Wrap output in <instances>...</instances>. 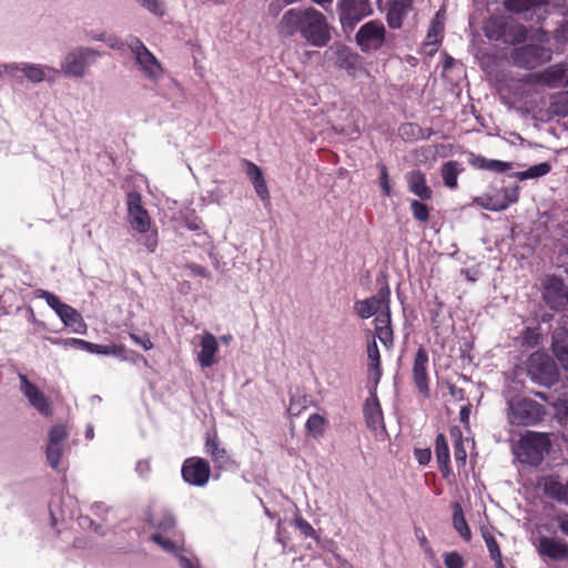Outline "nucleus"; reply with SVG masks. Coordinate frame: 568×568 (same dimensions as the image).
Returning a JSON list of instances; mask_svg holds the SVG:
<instances>
[{"mask_svg": "<svg viewBox=\"0 0 568 568\" xmlns=\"http://www.w3.org/2000/svg\"><path fill=\"white\" fill-rule=\"evenodd\" d=\"M277 33L283 38H292L300 33L314 47H324L331 40L329 27L325 16L314 8L290 9L280 19Z\"/></svg>", "mask_w": 568, "mask_h": 568, "instance_id": "nucleus-1", "label": "nucleus"}, {"mask_svg": "<svg viewBox=\"0 0 568 568\" xmlns=\"http://www.w3.org/2000/svg\"><path fill=\"white\" fill-rule=\"evenodd\" d=\"M128 221L131 227L145 234L144 245L149 252H154L158 245V233L155 230L150 232L151 217L142 204V197L138 192H130L126 196Z\"/></svg>", "mask_w": 568, "mask_h": 568, "instance_id": "nucleus-2", "label": "nucleus"}, {"mask_svg": "<svg viewBox=\"0 0 568 568\" xmlns=\"http://www.w3.org/2000/svg\"><path fill=\"white\" fill-rule=\"evenodd\" d=\"M134 64L142 75L152 83H158L164 75V68L159 59L136 37L126 40Z\"/></svg>", "mask_w": 568, "mask_h": 568, "instance_id": "nucleus-3", "label": "nucleus"}, {"mask_svg": "<svg viewBox=\"0 0 568 568\" xmlns=\"http://www.w3.org/2000/svg\"><path fill=\"white\" fill-rule=\"evenodd\" d=\"M544 407L527 397H515L508 400L507 419L514 426H531L542 419Z\"/></svg>", "mask_w": 568, "mask_h": 568, "instance_id": "nucleus-4", "label": "nucleus"}, {"mask_svg": "<svg viewBox=\"0 0 568 568\" xmlns=\"http://www.w3.org/2000/svg\"><path fill=\"white\" fill-rule=\"evenodd\" d=\"M101 53L90 47H77L69 51L61 62V71L70 78H83Z\"/></svg>", "mask_w": 568, "mask_h": 568, "instance_id": "nucleus-5", "label": "nucleus"}, {"mask_svg": "<svg viewBox=\"0 0 568 568\" xmlns=\"http://www.w3.org/2000/svg\"><path fill=\"white\" fill-rule=\"evenodd\" d=\"M528 374L540 385L551 386L558 379L556 363L545 353L535 352L528 359Z\"/></svg>", "mask_w": 568, "mask_h": 568, "instance_id": "nucleus-6", "label": "nucleus"}, {"mask_svg": "<svg viewBox=\"0 0 568 568\" xmlns=\"http://www.w3.org/2000/svg\"><path fill=\"white\" fill-rule=\"evenodd\" d=\"M551 440L545 433L527 432L520 439V449L531 464L539 463L544 455L549 453Z\"/></svg>", "mask_w": 568, "mask_h": 568, "instance_id": "nucleus-7", "label": "nucleus"}, {"mask_svg": "<svg viewBox=\"0 0 568 568\" xmlns=\"http://www.w3.org/2000/svg\"><path fill=\"white\" fill-rule=\"evenodd\" d=\"M385 27L381 21H368L356 33V43L364 52L376 51L384 44Z\"/></svg>", "mask_w": 568, "mask_h": 568, "instance_id": "nucleus-8", "label": "nucleus"}, {"mask_svg": "<svg viewBox=\"0 0 568 568\" xmlns=\"http://www.w3.org/2000/svg\"><path fill=\"white\" fill-rule=\"evenodd\" d=\"M550 50L536 44L517 48L511 53L514 63L527 69H532L538 64L550 60Z\"/></svg>", "mask_w": 568, "mask_h": 568, "instance_id": "nucleus-9", "label": "nucleus"}, {"mask_svg": "<svg viewBox=\"0 0 568 568\" xmlns=\"http://www.w3.org/2000/svg\"><path fill=\"white\" fill-rule=\"evenodd\" d=\"M389 294L388 287L381 288L375 296L357 302L355 304L356 313L362 318H368L376 313H378V315L389 314Z\"/></svg>", "mask_w": 568, "mask_h": 568, "instance_id": "nucleus-10", "label": "nucleus"}, {"mask_svg": "<svg viewBox=\"0 0 568 568\" xmlns=\"http://www.w3.org/2000/svg\"><path fill=\"white\" fill-rule=\"evenodd\" d=\"M211 475L209 463L200 457L187 458L182 467V476L184 480L193 486H204Z\"/></svg>", "mask_w": 568, "mask_h": 568, "instance_id": "nucleus-11", "label": "nucleus"}, {"mask_svg": "<svg viewBox=\"0 0 568 568\" xmlns=\"http://www.w3.org/2000/svg\"><path fill=\"white\" fill-rule=\"evenodd\" d=\"M542 297L550 308L561 310L568 303V288L560 278L547 276L544 280Z\"/></svg>", "mask_w": 568, "mask_h": 568, "instance_id": "nucleus-12", "label": "nucleus"}, {"mask_svg": "<svg viewBox=\"0 0 568 568\" xmlns=\"http://www.w3.org/2000/svg\"><path fill=\"white\" fill-rule=\"evenodd\" d=\"M67 437L68 430L65 426L61 424L53 426L49 432L47 460L52 468H57L59 466Z\"/></svg>", "mask_w": 568, "mask_h": 568, "instance_id": "nucleus-13", "label": "nucleus"}, {"mask_svg": "<svg viewBox=\"0 0 568 568\" xmlns=\"http://www.w3.org/2000/svg\"><path fill=\"white\" fill-rule=\"evenodd\" d=\"M427 364V353L423 347H419L415 355V361L413 365V378L415 386L418 388L419 393L423 394V396L425 397L429 395Z\"/></svg>", "mask_w": 568, "mask_h": 568, "instance_id": "nucleus-14", "label": "nucleus"}, {"mask_svg": "<svg viewBox=\"0 0 568 568\" xmlns=\"http://www.w3.org/2000/svg\"><path fill=\"white\" fill-rule=\"evenodd\" d=\"M364 416L366 425L372 430H385L383 412L375 390L371 392V396L364 404Z\"/></svg>", "mask_w": 568, "mask_h": 568, "instance_id": "nucleus-15", "label": "nucleus"}, {"mask_svg": "<svg viewBox=\"0 0 568 568\" xmlns=\"http://www.w3.org/2000/svg\"><path fill=\"white\" fill-rule=\"evenodd\" d=\"M201 351L197 354V361L202 367H211L216 363L215 354L219 351V344L216 337L205 332L201 336Z\"/></svg>", "mask_w": 568, "mask_h": 568, "instance_id": "nucleus-16", "label": "nucleus"}, {"mask_svg": "<svg viewBox=\"0 0 568 568\" xmlns=\"http://www.w3.org/2000/svg\"><path fill=\"white\" fill-rule=\"evenodd\" d=\"M538 551L554 560H562L568 557V544L557 538L541 537Z\"/></svg>", "mask_w": 568, "mask_h": 568, "instance_id": "nucleus-17", "label": "nucleus"}, {"mask_svg": "<svg viewBox=\"0 0 568 568\" xmlns=\"http://www.w3.org/2000/svg\"><path fill=\"white\" fill-rule=\"evenodd\" d=\"M413 0H392L387 13V23L392 29H399L403 24V19L410 11Z\"/></svg>", "mask_w": 568, "mask_h": 568, "instance_id": "nucleus-18", "label": "nucleus"}, {"mask_svg": "<svg viewBox=\"0 0 568 568\" xmlns=\"http://www.w3.org/2000/svg\"><path fill=\"white\" fill-rule=\"evenodd\" d=\"M409 191L422 200L432 197V190L426 184L425 175L420 171H413L407 176Z\"/></svg>", "mask_w": 568, "mask_h": 568, "instance_id": "nucleus-19", "label": "nucleus"}, {"mask_svg": "<svg viewBox=\"0 0 568 568\" xmlns=\"http://www.w3.org/2000/svg\"><path fill=\"white\" fill-rule=\"evenodd\" d=\"M205 452L210 455L213 463H215L219 467H223L227 460L229 456L225 448L221 447L217 440L216 434H207L205 442Z\"/></svg>", "mask_w": 568, "mask_h": 568, "instance_id": "nucleus-20", "label": "nucleus"}, {"mask_svg": "<svg viewBox=\"0 0 568 568\" xmlns=\"http://www.w3.org/2000/svg\"><path fill=\"white\" fill-rule=\"evenodd\" d=\"M369 377L376 386L382 376L381 355L375 338L367 344Z\"/></svg>", "mask_w": 568, "mask_h": 568, "instance_id": "nucleus-21", "label": "nucleus"}, {"mask_svg": "<svg viewBox=\"0 0 568 568\" xmlns=\"http://www.w3.org/2000/svg\"><path fill=\"white\" fill-rule=\"evenodd\" d=\"M435 455L438 463V467L443 475L446 477L449 475V447L446 437L443 434H438L435 443Z\"/></svg>", "mask_w": 568, "mask_h": 568, "instance_id": "nucleus-22", "label": "nucleus"}, {"mask_svg": "<svg viewBox=\"0 0 568 568\" xmlns=\"http://www.w3.org/2000/svg\"><path fill=\"white\" fill-rule=\"evenodd\" d=\"M375 331L376 337L386 346L389 347L393 344V329L390 326V313L379 314L375 318Z\"/></svg>", "mask_w": 568, "mask_h": 568, "instance_id": "nucleus-23", "label": "nucleus"}, {"mask_svg": "<svg viewBox=\"0 0 568 568\" xmlns=\"http://www.w3.org/2000/svg\"><path fill=\"white\" fill-rule=\"evenodd\" d=\"M542 489L548 496L568 504V485H562L554 477H546L542 480Z\"/></svg>", "mask_w": 568, "mask_h": 568, "instance_id": "nucleus-24", "label": "nucleus"}, {"mask_svg": "<svg viewBox=\"0 0 568 568\" xmlns=\"http://www.w3.org/2000/svg\"><path fill=\"white\" fill-rule=\"evenodd\" d=\"M552 351L562 367L568 371V333H555L552 338Z\"/></svg>", "mask_w": 568, "mask_h": 568, "instance_id": "nucleus-25", "label": "nucleus"}, {"mask_svg": "<svg viewBox=\"0 0 568 568\" xmlns=\"http://www.w3.org/2000/svg\"><path fill=\"white\" fill-rule=\"evenodd\" d=\"M538 80L549 87L564 85L565 67L561 64L551 65L538 75Z\"/></svg>", "mask_w": 568, "mask_h": 568, "instance_id": "nucleus-26", "label": "nucleus"}, {"mask_svg": "<svg viewBox=\"0 0 568 568\" xmlns=\"http://www.w3.org/2000/svg\"><path fill=\"white\" fill-rule=\"evenodd\" d=\"M473 166L477 169H484L491 172L501 173L511 169L510 162H504L499 160H488L480 155H474L470 160Z\"/></svg>", "mask_w": 568, "mask_h": 568, "instance_id": "nucleus-27", "label": "nucleus"}, {"mask_svg": "<svg viewBox=\"0 0 568 568\" xmlns=\"http://www.w3.org/2000/svg\"><path fill=\"white\" fill-rule=\"evenodd\" d=\"M460 164L456 161H448L442 166V178L445 185L449 189L457 186V176L462 172Z\"/></svg>", "mask_w": 568, "mask_h": 568, "instance_id": "nucleus-28", "label": "nucleus"}, {"mask_svg": "<svg viewBox=\"0 0 568 568\" xmlns=\"http://www.w3.org/2000/svg\"><path fill=\"white\" fill-rule=\"evenodd\" d=\"M450 437L454 442V457L456 463L462 465L466 464L467 452L464 445L463 434L460 429L456 426L452 427L449 430Z\"/></svg>", "mask_w": 568, "mask_h": 568, "instance_id": "nucleus-29", "label": "nucleus"}, {"mask_svg": "<svg viewBox=\"0 0 568 568\" xmlns=\"http://www.w3.org/2000/svg\"><path fill=\"white\" fill-rule=\"evenodd\" d=\"M354 4L345 7L339 16V20L344 30H353L358 21L363 18Z\"/></svg>", "mask_w": 568, "mask_h": 568, "instance_id": "nucleus-30", "label": "nucleus"}, {"mask_svg": "<svg viewBox=\"0 0 568 568\" xmlns=\"http://www.w3.org/2000/svg\"><path fill=\"white\" fill-rule=\"evenodd\" d=\"M453 525L462 538L467 541L470 540V529L465 520L464 513L459 504H455L454 506Z\"/></svg>", "mask_w": 568, "mask_h": 568, "instance_id": "nucleus-31", "label": "nucleus"}, {"mask_svg": "<svg viewBox=\"0 0 568 568\" xmlns=\"http://www.w3.org/2000/svg\"><path fill=\"white\" fill-rule=\"evenodd\" d=\"M547 2L548 0H505L504 6L510 11L525 12Z\"/></svg>", "mask_w": 568, "mask_h": 568, "instance_id": "nucleus-32", "label": "nucleus"}, {"mask_svg": "<svg viewBox=\"0 0 568 568\" xmlns=\"http://www.w3.org/2000/svg\"><path fill=\"white\" fill-rule=\"evenodd\" d=\"M59 317L62 320V322L68 325L72 326L77 323L81 324V316L80 314L70 305L61 303L55 312Z\"/></svg>", "mask_w": 568, "mask_h": 568, "instance_id": "nucleus-33", "label": "nucleus"}, {"mask_svg": "<svg viewBox=\"0 0 568 568\" xmlns=\"http://www.w3.org/2000/svg\"><path fill=\"white\" fill-rule=\"evenodd\" d=\"M326 424L327 422L323 416L312 414L306 422V429L314 437H321L324 434Z\"/></svg>", "mask_w": 568, "mask_h": 568, "instance_id": "nucleus-34", "label": "nucleus"}, {"mask_svg": "<svg viewBox=\"0 0 568 568\" xmlns=\"http://www.w3.org/2000/svg\"><path fill=\"white\" fill-rule=\"evenodd\" d=\"M83 349L87 352H90V353L103 354V355H116V356H120L123 352V347H121V346L99 345V344H93L91 342H89V344H83Z\"/></svg>", "mask_w": 568, "mask_h": 568, "instance_id": "nucleus-35", "label": "nucleus"}, {"mask_svg": "<svg viewBox=\"0 0 568 568\" xmlns=\"http://www.w3.org/2000/svg\"><path fill=\"white\" fill-rule=\"evenodd\" d=\"M549 171H550V165L548 163L544 162V163H539L537 165L530 166L528 170H526L524 172L516 173V176L519 180H527V179L544 176L547 173H549Z\"/></svg>", "mask_w": 568, "mask_h": 568, "instance_id": "nucleus-36", "label": "nucleus"}, {"mask_svg": "<svg viewBox=\"0 0 568 568\" xmlns=\"http://www.w3.org/2000/svg\"><path fill=\"white\" fill-rule=\"evenodd\" d=\"M444 30V22L442 19V13L438 11L432 22V27L428 31L427 39L429 43H435L438 41V36Z\"/></svg>", "mask_w": 568, "mask_h": 568, "instance_id": "nucleus-37", "label": "nucleus"}, {"mask_svg": "<svg viewBox=\"0 0 568 568\" xmlns=\"http://www.w3.org/2000/svg\"><path fill=\"white\" fill-rule=\"evenodd\" d=\"M149 12L162 17L165 13L163 0H136Z\"/></svg>", "mask_w": 568, "mask_h": 568, "instance_id": "nucleus-38", "label": "nucleus"}, {"mask_svg": "<svg viewBox=\"0 0 568 568\" xmlns=\"http://www.w3.org/2000/svg\"><path fill=\"white\" fill-rule=\"evenodd\" d=\"M410 207H412L413 215L416 220H418L420 222H426L428 220L429 211H428V207L426 204H424L417 200H413L410 203Z\"/></svg>", "mask_w": 568, "mask_h": 568, "instance_id": "nucleus-39", "label": "nucleus"}, {"mask_svg": "<svg viewBox=\"0 0 568 568\" xmlns=\"http://www.w3.org/2000/svg\"><path fill=\"white\" fill-rule=\"evenodd\" d=\"M554 113L557 115H568V91L561 93L556 101L551 104Z\"/></svg>", "mask_w": 568, "mask_h": 568, "instance_id": "nucleus-40", "label": "nucleus"}, {"mask_svg": "<svg viewBox=\"0 0 568 568\" xmlns=\"http://www.w3.org/2000/svg\"><path fill=\"white\" fill-rule=\"evenodd\" d=\"M508 201L501 202L499 204H481L484 207L493 211H500L508 207L509 203L516 202L518 200V186H515L511 192L507 195Z\"/></svg>", "mask_w": 568, "mask_h": 568, "instance_id": "nucleus-41", "label": "nucleus"}, {"mask_svg": "<svg viewBox=\"0 0 568 568\" xmlns=\"http://www.w3.org/2000/svg\"><path fill=\"white\" fill-rule=\"evenodd\" d=\"M294 525L304 536L317 538L315 529L303 517H296L294 519Z\"/></svg>", "mask_w": 568, "mask_h": 568, "instance_id": "nucleus-42", "label": "nucleus"}, {"mask_svg": "<svg viewBox=\"0 0 568 568\" xmlns=\"http://www.w3.org/2000/svg\"><path fill=\"white\" fill-rule=\"evenodd\" d=\"M59 75V70L48 67L38 65V82L40 81H53Z\"/></svg>", "mask_w": 568, "mask_h": 568, "instance_id": "nucleus-43", "label": "nucleus"}, {"mask_svg": "<svg viewBox=\"0 0 568 568\" xmlns=\"http://www.w3.org/2000/svg\"><path fill=\"white\" fill-rule=\"evenodd\" d=\"M21 389L28 397L31 405L36 406V385L27 379L24 375L20 374Z\"/></svg>", "mask_w": 568, "mask_h": 568, "instance_id": "nucleus-44", "label": "nucleus"}, {"mask_svg": "<svg viewBox=\"0 0 568 568\" xmlns=\"http://www.w3.org/2000/svg\"><path fill=\"white\" fill-rule=\"evenodd\" d=\"M151 539L168 552H175L178 550V546L175 542H173L169 539H165L160 534L152 535Z\"/></svg>", "mask_w": 568, "mask_h": 568, "instance_id": "nucleus-45", "label": "nucleus"}, {"mask_svg": "<svg viewBox=\"0 0 568 568\" xmlns=\"http://www.w3.org/2000/svg\"><path fill=\"white\" fill-rule=\"evenodd\" d=\"M243 163L245 165V173L252 182L263 176L262 170L256 164L247 160H245Z\"/></svg>", "mask_w": 568, "mask_h": 568, "instance_id": "nucleus-46", "label": "nucleus"}, {"mask_svg": "<svg viewBox=\"0 0 568 568\" xmlns=\"http://www.w3.org/2000/svg\"><path fill=\"white\" fill-rule=\"evenodd\" d=\"M446 568H463L464 560L457 552H449L445 556Z\"/></svg>", "mask_w": 568, "mask_h": 568, "instance_id": "nucleus-47", "label": "nucleus"}, {"mask_svg": "<svg viewBox=\"0 0 568 568\" xmlns=\"http://www.w3.org/2000/svg\"><path fill=\"white\" fill-rule=\"evenodd\" d=\"M252 183L254 185L256 194L262 200H267L270 197L268 189H267L266 182L264 180V176H262L261 179H258Z\"/></svg>", "mask_w": 568, "mask_h": 568, "instance_id": "nucleus-48", "label": "nucleus"}, {"mask_svg": "<svg viewBox=\"0 0 568 568\" xmlns=\"http://www.w3.org/2000/svg\"><path fill=\"white\" fill-rule=\"evenodd\" d=\"M38 296L45 298L48 305L52 307L55 312L59 307V305L62 303L60 302L59 297L53 295L52 293L48 291H39L38 290Z\"/></svg>", "mask_w": 568, "mask_h": 568, "instance_id": "nucleus-49", "label": "nucleus"}, {"mask_svg": "<svg viewBox=\"0 0 568 568\" xmlns=\"http://www.w3.org/2000/svg\"><path fill=\"white\" fill-rule=\"evenodd\" d=\"M379 169H381V175H379L381 187H382L384 194L389 196L390 195V185H389V181H388L387 169L383 164L379 165Z\"/></svg>", "mask_w": 568, "mask_h": 568, "instance_id": "nucleus-50", "label": "nucleus"}, {"mask_svg": "<svg viewBox=\"0 0 568 568\" xmlns=\"http://www.w3.org/2000/svg\"><path fill=\"white\" fill-rule=\"evenodd\" d=\"M131 338L145 351H149L153 347V343L148 335L140 336L136 334H131Z\"/></svg>", "mask_w": 568, "mask_h": 568, "instance_id": "nucleus-51", "label": "nucleus"}, {"mask_svg": "<svg viewBox=\"0 0 568 568\" xmlns=\"http://www.w3.org/2000/svg\"><path fill=\"white\" fill-rule=\"evenodd\" d=\"M174 517L171 514H166L163 520L154 523L153 526L156 527L158 529L169 530L174 526Z\"/></svg>", "mask_w": 568, "mask_h": 568, "instance_id": "nucleus-52", "label": "nucleus"}, {"mask_svg": "<svg viewBox=\"0 0 568 568\" xmlns=\"http://www.w3.org/2000/svg\"><path fill=\"white\" fill-rule=\"evenodd\" d=\"M486 546L488 548L491 559H499L501 552L495 538H488Z\"/></svg>", "mask_w": 568, "mask_h": 568, "instance_id": "nucleus-53", "label": "nucleus"}, {"mask_svg": "<svg viewBox=\"0 0 568 568\" xmlns=\"http://www.w3.org/2000/svg\"><path fill=\"white\" fill-rule=\"evenodd\" d=\"M415 456L420 465H426L430 460L432 453L430 449H416Z\"/></svg>", "mask_w": 568, "mask_h": 568, "instance_id": "nucleus-54", "label": "nucleus"}, {"mask_svg": "<svg viewBox=\"0 0 568 568\" xmlns=\"http://www.w3.org/2000/svg\"><path fill=\"white\" fill-rule=\"evenodd\" d=\"M37 400H38V412H40L44 415H50L51 408H50L49 404L47 403L45 398L43 397V395L40 394L39 390H38Z\"/></svg>", "mask_w": 568, "mask_h": 568, "instance_id": "nucleus-55", "label": "nucleus"}, {"mask_svg": "<svg viewBox=\"0 0 568 568\" xmlns=\"http://www.w3.org/2000/svg\"><path fill=\"white\" fill-rule=\"evenodd\" d=\"M189 268L192 272V274H194V275L202 276V277H211V274L207 271V268H205L203 266L192 264V265H189Z\"/></svg>", "mask_w": 568, "mask_h": 568, "instance_id": "nucleus-56", "label": "nucleus"}, {"mask_svg": "<svg viewBox=\"0 0 568 568\" xmlns=\"http://www.w3.org/2000/svg\"><path fill=\"white\" fill-rule=\"evenodd\" d=\"M416 535H417V538L419 540V545L420 547L426 551V552H429L432 554V549L429 547V544H428V540L426 538V536L420 531V530H416Z\"/></svg>", "mask_w": 568, "mask_h": 568, "instance_id": "nucleus-57", "label": "nucleus"}, {"mask_svg": "<svg viewBox=\"0 0 568 568\" xmlns=\"http://www.w3.org/2000/svg\"><path fill=\"white\" fill-rule=\"evenodd\" d=\"M514 32H515L516 41L520 42V41H524L526 39L527 31H526V29L523 26L515 27L514 28Z\"/></svg>", "mask_w": 568, "mask_h": 568, "instance_id": "nucleus-58", "label": "nucleus"}, {"mask_svg": "<svg viewBox=\"0 0 568 568\" xmlns=\"http://www.w3.org/2000/svg\"><path fill=\"white\" fill-rule=\"evenodd\" d=\"M105 42L109 44L110 48L112 49H120L121 48V42L119 41V39L116 37H106V40Z\"/></svg>", "mask_w": 568, "mask_h": 568, "instance_id": "nucleus-59", "label": "nucleus"}, {"mask_svg": "<svg viewBox=\"0 0 568 568\" xmlns=\"http://www.w3.org/2000/svg\"><path fill=\"white\" fill-rule=\"evenodd\" d=\"M469 413H470V410L467 406L462 407L460 413H459L462 423H464V424L468 423Z\"/></svg>", "mask_w": 568, "mask_h": 568, "instance_id": "nucleus-60", "label": "nucleus"}, {"mask_svg": "<svg viewBox=\"0 0 568 568\" xmlns=\"http://www.w3.org/2000/svg\"><path fill=\"white\" fill-rule=\"evenodd\" d=\"M180 565L181 568H199L196 565H193L190 559L183 556L180 557Z\"/></svg>", "mask_w": 568, "mask_h": 568, "instance_id": "nucleus-61", "label": "nucleus"}, {"mask_svg": "<svg viewBox=\"0 0 568 568\" xmlns=\"http://www.w3.org/2000/svg\"><path fill=\"white\" fill-rule=\"evenodd\" d=\"M302 410V407L298 406L297 404H295L293 400L291 402L290 406H288V413L291 415H294V416H297Z\"/></svg>", "mask_w": 568, "mask_h": 568, "instance_id": "nucleus-62", "label": "nucleus"}, {"mask_svg": "<svg viewBox=\"0 0 568 568\" xmlns=\"http://www.w3.org/2000/svg\"><path fill=\"white\" fill-rule=\"evenodd\" d=\"M559 528L565 535L568 536V517L560 519Z\"/></svg>", "mask_w": 568, "mask_h": 568, "instance_id": "nucleus-63", "label": "nucleus"}, {"mask_svg": "<svg viewBox=\"0 0 568 568\" xmlns=\"http://www.w3.org/2000/svg\"><path fill=\"white\" fill-rule=\"evenodd\" d=\"M71 345H77L78 347L83 349V344H89L88 341L80 339V338H71L69 342Z\"/></svg>", "mask_w": 568, "mask_h": 568, "instance_id": "nucleus-64", "label": "nucleus"}]
</instances>
